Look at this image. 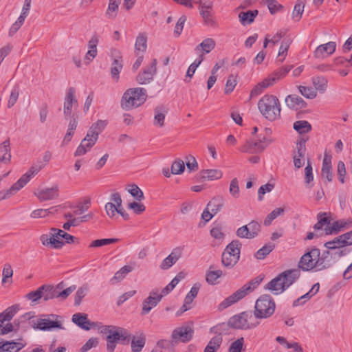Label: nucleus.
Listing matches in <instances>:
<instances>
[{
  "label": "nucleus",
  "mask_w": 352,
  "mask_h": 352,
  "mask_svg": "<svg viewBox=\"0 0 352 352\" xmlns=\"http://www.w3.org/2000/svg\"><path fill=\"white\" fill-rule=\"evenodd\" d=\"M245 330L253 329L260 324V319L252 311H243Z\"/></svg>",
  "instance_id": "7c9ffc66"
},
{
  "label": "nucleus",
  "mask_w": 352,
  "mask_h": 352,
  "mask_svg": "<svg viewBox=\"0 0 352 352\" xmlns=\"http://www.w3.org/2000/svg\"><path fill=\"white\" fill-rule=\"evenodd\" d=\"M223 205V198L222 197H217L213 198L210 201H209L206 207H208L212 213L216 214L222 209Z\"/></svg>",
  "instance_id": "de8ad7c7"
},
{
  "label": "nucleus",
  "mask_w": 352,
  "mask_h": 352,
  "mask_svg": "<svg viewBox=\"0 0 352 352\" xmlns=\"http://www.w3.org/2000/svg\"><path fill=\"white\" fill-rule=\"evenodd\" d=\"M121 0H109L108 8L106 10V16L109 19H113L117 16L119 6L120 4Z\"/></svg>",
  "instance_id": "c03bdc74"
},
{
  "label": "nucleus",
  "mask_w": 352,
  "mask_h": 352,
  "mask_svg": "<svg viewBox=\"0 0 352 352\" xmlns=\"http://www.w3.org/2000/svg\"><path fill=\"white\" fill-rule=\"evenodd\" d=\"M284 209L283 208H277L273 210L270 214H268L263 221V224L265 226H268L272 224V221L277 218L278 216L284 214Z\"/></svg>",
  "instance_id": "864d4df0"
},
{
  "label": "nucleus",
  "mask_w": 352,
  "mask_h": 352,
  "mask_svg": "<svg viewBox=\"0 0 352 352\" xmlns=\"http://www.w3.org/2000/svg\"><path fill=\"white\" fill-rule=\"evenodd\" d=\"M193 329L190 326H182L173 331L172 338L182 342H189L193 336Z\"/></svg>",
  "instance_id": "4468645a"
},
{
  "label": "nucleus",
  "mask_w": 352,
  "mask_h": 352,
  "mask_svg": "<svg viewBox=\"0 0 352 352\" xmlns=\"http://www.w3.org/2000/svg\"><path fill=\"white\" fill-rule=\"evenodd\" d=\"M216 43L214 39L208 38L204 39L199 45H198L195 50L197 52H201L203 57L204 58L205 54L210 53L215 47Z\"/></svg>",
  "instance_id": "e433bc0d"
},
{
  "label": "nucleus",
  "mask_w": 352,
  "mask_h": 352,
  "mask_svg": "<svg viewBox=\"0 0 352 352\" xmlns=\"http://www.w3.org/2000/svg\"><path fill=\"white\" fill-rule=\"evenodd\" d=\"M54 232L50 230V235L43 234L40 236V241L43 245H51L56 249L62 248L64 245L63 241L58 240L54 236Z\"/></svg>",
  "instance_id": "393cba45"
},
{
  "label": "nucleus",
  "mask_w": 352,
  "mask_h": 352,
  "mask_svg": "<svg viewBox=\"0 0 352 352\" xmlns=\"http://www.w3.org/2000/svg\"><path fill=\"white\" fill-rule=\"evenodd\" d=\"M129 188L128 189V192L136 199L138 201H141L144 199V194L141 189L136 184H131L129 186Z\"/></svg>",
  "instance_id": "0e129e2a"
},
{
  "label": "nucleus",
  "mask_w": 352,
  "mask_h": 352,
  "mask_svg": "<svg viewBox=\"0 0 352 352\" xmlns=\"http://www.w3.org/2000/svg\"><path fill=\"white\" fill-rule=\"evenodd\" d=\"M43 166H44L43 164L32 166L30 169L23 174L10 189L8 190V191H10V195H13V192H17L23 188L31 178L36 175L43 168Z\"/></svg>",
  "instance_id": "6e6552de"
},
{
  "label": "nucleus",
  "mask_w": 352,
  "mask_h": 352,
  "mask_svg": "<svg viewBox=\"0 0 352 352\" xmlns=\"http://www.w3.org/2000/svg\"><path fill=\"white\" fill-rule=\"evenodd\" d=\"M200 287L201 285L199 283H195L191 287L190 292L188 293L184 299V304L182 306V312L186 311L190 309V307H188L187 305H190L192 303L194 298L197 296Z\"/></svg>",
  "instance_id": "c9c22d12"
},
{
  "label": "nucleus",
  "mask_w": 352,
  "mask_h": 352,
  "mask_svg": "<svg viewBox=\"0 0 352 352\" xmlns=\"http://www.w3.org/2000/svg\"><path fill=\"white\" fill-rule=\"evenodd\" d=\"M185 164L182 160H175L171 166V173L174 175L181 174L184 172Z\"/></svg>",
  "instance_id": "774afa93"
},
{
  "label": "nucleus",
  "mask_w": 352,
  "mask_h": 352,
  "mask_svg": "<svg viewBox=\"0 0 352 352\" xmlns=\"http://www.w3.org/2000/svg\"><path fill=\"white\" fill-rule=\"evenodd\" d=\"M286 105L292 109H300L307 107L306 102L297 95H288L285 100Z\"/></svg>",
  "instance_id": "b1692460"
},
{
  "label": "nucleus",
  "mask_w": 352,
  "mask_h": 352,
  "mask_svg": "<svg viewBox=\"0 0 352 352\" xmlns=\"http://www.w3.org/2000/svg\"><path fill=\"white\" fill-rule=\"evenodd\" d=\"M147 47V38L144 34H140L135 41V53L136 56L139 54H144Z\"/></svg>",
  "instance_id": "a19ab883"
},
{
  "label": "nucleus",
  "mask_w": 352,
  "mask_h": 352,
  "mask_svg": "<svg viewBox=\"0 0 352 352\" xmlns=\"http://www.w3.org/2000/svg\"><path fill=\"white\" fill-rule=\"evenodd\" d=\"M332 156L331 154L325 152L322 161L321 177L327 182H331L333 179L332 175V165H331Z\"/></svg>",
  "instance_id": "aec40b11"
},
{
  "label": "nucleus",
  "mask_w": 352,
  "mask_h": 352,
  "mask_svg": "<svg viewBox=\"0 0 352 352\" xmlns=\"http://www.w3.org/2000/svg\"><path fill=\"white\" fill-rule=\"evenodd\" d=\"M34 194L40 201L52 200L58 197L59 188L57 185H54L51 188L39 189Z\"/></svg>",
  "instance_id": "a211bd4d"
},
{
  "label": "nucleus",
  "mask_w": 352,
  "mask_h": 352,
  "mask_svg": "<svg viewBox=\"0 0 352 352\" xmlns=\"http://www.w3.org/2000/svg\"><path fill=\"white\" fill-rule=\"evenodd\" d=\"M201 177L204 179L216 180L219 179L223 176V173L219 169H206L200 172Z\"/></svg>",
  "instance_id": "79ce46f5"
},
{
  "label": "nucleus",
  "mask_w": 352,
  "mask_h": 352,
  "mask_svg": "<svg viewBox=\"0 0 352 352\" xmlns=\"http://www.w3.org/2000/svg\"><path fill=\"white\" fill-rule=\"evenodd\" d=\"M317 219L318 222L314 226L316 237H320L323 235H328L327 229L329 228L330 219L327 217V213H318L317 215Z\"/></svg>",
  "instance_id": "2eb2a0df"
},
{
  "label": "nucleus",
  "mask_w": 352,
  "mask_h": 352,
  "mask_svg": "<svg viewBox=\"0 0 352 352\" xmlns=\"http://www.w3.org/2000/svg\"><path fill=\"white\" fill-rule=\"evenodd\" d=\"M336 44L335 42L330 41L322 44L316 47L314 51V56L316 58H324L331 55L336 50Z\"/></svg>",
  "instance_id": "412c9836"
},
{
  "label": "nucleus",
  "mask_w": 352,
  "mask_h": 352,
  "mask_svg": "<svg viewBox=\"0 0 352 352\" xmlns=\"http://www.w3.org/2000/svg\"><path fill=\"white\" fill-rule=\"evenodd\" d=\"M131 338V335L128 329L114 325L110 334L107 335L106 338L107 352H114L117 343L126 344Z\"/></svg>",
  "instance_id": "39448f33"
},
{
  "label": "nucleus",
  "mask_w": 352,
  "mask_h": 352,
  "mask_svg": "<svg viewBox=\"0 0 352 352\" xmlns=\"http://www.w3.org/2000/svg\"><path fill=\"white\" fill-rule=\"evenodd\" d=\"M290 44L291 42L289 40H284L281 42L278 54V61L283 62V60L285 59Z\"/></svg>",
  "instance_id": "4d7b16f0"
},
{
  "label": "nucleus",
  "mask_w": 352,
  "mask_h": 352,
  "mask_svg": "<svg viewBox=\"0 0 352 352\" xmlns=\"http://www.w3.org/2000/svg\"><path fill=\"white\" fill-rule=\"evenodd\" d=\"M305 4L301 1H298L294 6L292 17L296 21H299L301 19V16L303 13Z\"/></svg>",
  "instance_id": "680f3d73"
},
{
  "label": "nucleus",
  "mask_w": 352,
  "mask_h": 352,
  "mask_svg": "<svg viewBox=\"0 0 352 352\" xmlns=\"http://www.w3.org/2000/svg\"><path fill=\"white\" fill-rule=\"evenodd\" d=\"M274 248L275 245L274 243H269L265 244L256 252L255 257L257 259H263L274 249Z\"/></svg>",
  "instance_id": "6e6d98bb"
},
{
  "label": "nucleus",
  "mask_w": 352,
  "mask_h": 352,
  "mask_svg": "<svg viewBox=\"0 0 352 352\" xmlns=\"http://www.w3.org/2000/svg\"><path fill=\"white\" fill-rule=\"evenodd\" d=\"M265 288L275 295L280 294L286 289L285 285L282 284V280L279 275L270 281Z\"/></svg>",
  "instance_id": "c756f323"
},
{
  "label": "nucleus",
  "mask_w": 352,
  "mask_h": 352,
  "mask_svg": "<svg viewBox=\"0 0 352 352\" xmlns=\"http://www.w3.org/2000/svg\"><path fill=\"white\" fill-rule=\"evenodd\" d=\"M314 181L313 168L309 160L307 161L306 167L305 168V184L308 188H312V182Z\"/></svg>",
  "instance_id": "3c124183"
},
{
  "label": "nucleus",
  "mask_w": 352,
  "mask_h": 352,
  "mask_svg": "<svg viewBox=\"0 0 352 352\" xmlns=\"http://www.w3.org/2000/svg\"><path fill=\"white\" fill-rule=\"evenodd\" d=\"M329 254V252L326 251L320 256L318 248H311L301 256L298 265V268L303 271L325 270L331 265L329 261L327 260Z\"/></svg>",
  "instance_id": "f257e3e1"
},
{
  "label": "nucleus",
  "mask_w": 352,
  "mask_h": 352,
  "mask_svg": "<svg viewBox=\"0 0 352 352\" xmlns=\"http://www.w3.org/2000/svg\"><path fill=\"white\" fill-rule=\"evenodd\" d=\"M15 341H0V352H19L26 346V342Z\"/></svg>",
  "instance_id": "5701e85b"
},
{
  "label": "nucleus",
  "mask_w": 352,
  "mask_h": 352,
  "mask_svg": "<svg viewBox=\"0 0 352 352\" xmlns=\"http://www.w3.org/2000/svg\"><path fill=\"white\" fill-rule=\"evenodd\" d=\"M122 67V58L121 56L118 55L113 58L111 66V76L116 82H118L120 79V73Z\"/></svg>",
  "instance_id": "473e14b6"
},
{
  "label": "nucleus",
  "mask_w": 352,
  "mask_h": 352,
  "mask_svg": "<svg viewBox=\"0 0 352 352\" xmlns=\"http://www.w3.org/2000/svg\"><path fill=\"white\" fill-rule=\"evenodd\" d=\"M223 274V272L220 270H209L206 274V280L210 285H216L217 283V279L220 278Z\"/></svg>",
  "instance_id": "603ef678"
},
{
  "label": "nucleus",
  "mask_w": 352,
  "mask_h": 352,
  "mask_svg": "<svg viewBox=\"0 0 352 352\" xmlns=\"http://www.w3.org/2000/svg\"><path fill=\"white\" fill-rule=\"evenodd\" d=\"M78 106V101L76 98V89L74 87L68 89L64 99L63 111L65 117H70L72 113V108Z\"/></svg>",
  "instance_id": "f8f14e48"
},
{
  "label": "nucleus",
  "mask_w": 352,
  "mask_h": 352,
  "mask_svg": "<svg viewBox=\"0 0 352 352\" xmlns=\"http://www.w3.org/2000/svg\"><path fill=\"white\" fill-rule=\"evenodd\" d=\"M307 140L300 138L296 144V148L293 151V161L296 168H300L304 165V157L306 153V142Z\"/></svg>",
  "instance_id": "9b49d317"
},
{
  "label": "nucleus",
  "mask_w": 352,
  "mask_h": 352,
  "mask_svg": "<svg viewBox=\"0 0 352 352\" xmlns=\"http://www.w3.org/2000/svg\"><path fill=\"white\" fill-rule=\"evenodd\" d=\"M263 280V277L258 276L252 280H250L249 282H248L246 284H245L243 287H241L240 289L236 290L234 293H233L232 295L229 296L226 298H225L219 305V310H223L228 307L234 305V303L239 302L243 298H245L248 294L252 292L256 288L258 287V286L260 285V283Z\"/></svg>",
  "instance_id": "20e7f679"
},
{
  "label": "nucleus",
  "mask_w": 352,
  "mask_h": 352,
  "mask_svg": "<svg viewBox=\"0 0 352 352\" xmlns=\"http://www.w3.org/2000/svg\"><path fill=\"white\" fill-rule=\"evenodd\" d=\"M236 234L239 238H245L248 239H252L254 238L252 235V233L247 225L239 228L236 230Z\"/></svg>",
  "instance_id": "69168bd1"
},
{
  "label": "nucleus",
  "mask_w": 352,
  "mask_h": 352,
  "mask_svg": "<svg viewBox=\"0 0 352 352\" xmlns=\"http://www.w3.org/2000/svg\"><path fill=\"white\" fill-rule=\"evenodd\" d=\"M107 125V122L106 120H99L90 126L87 134L98 140L99 134L104 129Z\"/></svg>",
  "instance_id": "4c0bfd02"
},
{
  "label": "nucleus",
  "mask_w": 352,
  "mask_h": 352,
  "mask_svg": "<svg viewBox=\"0 0 352 352\" xmlns=\"http://www.w3.org/2000/svg\"><path fill=\"white\" fill-rule=\"evenodd\" d=\"M99 42V38L97 35H94L88 42V51L85 54V59L88 60L87 64L89 63L98 54L97 45Z\"/></svg>",
  "instance_id": "cd10ccee"
},
{
  "label": "nucleus",
  "mask_w": 352,
  "mask_h": 352,
  "mask_svg": "<svg viewBox=\"0 0 352 352\" xmlns=\"http://www.w3.org/2000/svg\"><path fill=\"white\" fill-rule=\"evenodd\" d=\"M135 263L133 265H126L121 267L118 272H116L114 276L111 278L110 283L113 285L122 280L126 276L131 272L134 269Z\"/></svg>",
  "instance_id": "2f4dec72"
},
{
  "label": "nucleus",
  "mask_w": 352,
  "mask_h": 352,
  "mask_svg": "<svg viewBox=\"0 0 352 352\" xmlns=\"http://www.w3.org/2000/svg\"><path fill=\"white\" fill-rule=\"evenodd\" d=\"M111 200L113 202H108L105 204L104 208L107 214L113 218L122 206V198L118 192H114L111 196Z\"/></svg>",
  "instance_id": "dca6fc26"
},
{
  "label": "nucleus",
  "mask_w": 352,
  "mask_h": 352,
  "mask_svg": "<svg viewBox=\"0 0 352 352\" xmlns=\"http://www.w3.org/2000/svg\"><path fill=\"white\" fill-rule=\"evenodd\" d=\"M351 221L343 219L334 221L332 224L329 223V228L327 229L328 235L332 234H337L344 228H347L351 226Z\"/></svg>",
  "instance_id": "72a5a7b5"
},
{
  "label": "nucleus",
  "mask_w": 352,
  "mask_h": 352,
  "mask_svg": "<svg viewBox=\"0 0 352 352\" xmlns=\"http://www.w3.org/2000/svg\"><path fill=\"white\" fill-rule=\"evenodd\" d=\"M58 315L51 314L49 318H41L36 320L32 324L34 329H38L42 331H50L54 328L62 329V324L60 321L57 320Z\"/></svg>",
  "instance_id": "9d476101"
},
{
  "label": "nucleus",
  "mask_w": 352,
  "mask_h": 352,
  "mask_svg": "<svg viewBox=\"0 0 352 352\" xmlns=\"http://www.w3.org/2000/svg\"><path fill=\"white\" fill-rule=\"evenodd\" d=\"M72 322L82 329L89 330L94 326V323L91 322L86 314L76 313L72 316Z\"/></svg>",
  "instance_id": "bb28decb"
},
{
  "label": "nucleus",
  "mask_w": 352,
  "mask_h": 352,
  "mask_svg": "<svg viewBox=\"0 0 352 352\" xmlns=\"http://www.w3.org/2000/svg\"><path fill=\"white\" fill-rule=\"evenodd\" d=\"M19 87L18 85H15L12 88V89L10 92V97H9V99L8 101L7 106L8 108L12 107L16 104V102H17V100L19 98Z\"/></svg>",
  "instance_id": "052dcab7"
},
{
  "label": "nucleus",
  "mask_w": 352,
  "mask_h": 352,
  "mask_svg": "<svg viewBox=\"0 0 352 352\" xmlns=\"http://www.w3.org/2000/svg\"><path fill=\"white\" fill-rule=\"evenodd\" d=\"M293 128L299 134H305L311 131V125L307 120H298L294 123Z\"/></svg>",
  "instance_id": "8fccbe9b"
},
{
  "label": "nucleus",
  "mask_w": 352,
  "mask_h": 352,
  "mask_svg": "<svg viewBox=\"0 0 352 352\" xmlns=\"http://www.w3.org/2000/svg\"><path fill=\"white\" fill-rule=\"evenodd\" d=\"M285 289L292 285L300 275V269L287 270L278 274Z\"/></svg>",
  "instance_id": "6ab92c4d"
},
{
  "label": "nucleus",
  "mask_w": 352,
  "mask_h": 352,
  "mask_svg": "<svg viewBox=\"0 0 352 352\" xmlns=\"http://www.w3.org/2000/svg\"><path fill=\"white\" fill-rule=\"evenodd\" d=\"M99 344L98 338H91L80 349L79 352H87L92 348L96 347Z\"/></svg>",
  "instance_id": "338daca9"
},
{
  "label": "nucleus",
  "mask_w": 352,
  "mask_h": 352,
  "mask_svg": "<svg viewBox=\"0 0 352 352\" xmlns=\"http://www.w3.org/2000/svg\"><path fill=\"white\" fill-rule=\"evenodd\" d=\"M298 89L299 92L306 98L314 99L317 96V91L311 87L300 85Z\"/></svg>",
  "instance_id": "13d9d810"
},
{
  "label": "nucleus",
  "mask_w": 352,
  "mask_h": 352,
  "mask_svg": "<svg viewBox=\"0 0 352 352\" xmlns=\"http://www.w3.org/2000/svg\"><path fill=\"white\" fill-rule=\"evenodd\" d=\"M241 243L239 240H233L230 243L221 256V263L223 267L231 269L235 266L240 258Z\"/></svg>",
  "instance_id": "423d86ee"
},
{
  "label": "nucleus",
  "mask_w": 352,
  "mask_h": 352,
  "mask_svg": "<svg viewBox=\"0 0 352 352\" xmlns=\"http://www.w3.org/2000/svg\"><path fill=\"white\" fill-rule=\"evenodd\" d=\"M119 241L118 239L116 238H111V239H96L93 241L89 245V248H100L104 245H108L112 243H117Z\"/></svg>",
  "instance_id": "5fc2aeb1"
},
{
  "label": "nucleus",
  "mask_w": 352,
  "mask_h": 352,
  "mask_svg": "<svg viewBox=\"0 0 352 352\" xmlns=\"http://www.w3.org/2000/svg\"><path fill=\"white\" fill-rule=\"evenodd\" d=\"M11 157L10 142L9 139H7L0 144V164H10Z\"/></svg>",
  "instance_id": "a878e982"
},
{
  "label": "nucleus",
  "mask_w": 352,
  "mask_h": 352,
  "mask_svg": "<svg viewBox=\"0 0 352 352\" xmlns=\"http://www.w3.org/2000/svg\"><path fill=\"white\" fill-rule=\"evenodd\" d=\"M312 84L314 87V89L319 91L320 94H323L326 91L328 85V80L324 76H314L311 78Z\"/></svg>",
  "instance_id": "ea45409f"
},
{
  "label": "nucleus",
  "mask_w": 352,
  "mask_h": 352,
  "mask_svg": "<svg viewBox=\"0 0 352 352\" xmlns=\"http://www.w3.org/2000/svg\"><path fill=\"white\" fill-rule=\"evenodd\" d=\"M243 153H256L263 151V147L258 142L248 140L240 148Z\"/></svg>",
  "instance_id": "f704fd0d"
},
{
  "label": "nucleus",
  "mask_w": 352,
  "mask_h": 352,
  "mask_svg": "<svg viewBox=\"0 0 352 352\" xmlns=\"http://www.w3.org/2000/svg\"><path fill=\"white\" fill-rule=\"evenodd\" d=\"M324 245L327 249L330 250L338 249L346 246L344 239H340V236L336 237L331 241L325 243Z\"/></svg>",
  "instance_id": "e2e57ef3"
},
{
  "label": "nucleus",
  "mask_w": 352,
  "mask_h": 352,
  "mask_svg": "<svg viewBox=\"0 0 352 352\" xmlns=\"http://www.w3.org/2000/svg\"><path fill=\"white\" fill-rule=\"evenodd\" d=\"M210 233L212 237L217 240L219 243H221L226 236L225 234L222 231V228L219 226L213 227L210 230Z\"/></svg>",
  "instance_id": "bf43d9fd"
},
{
  "label": "nucleus",
  "mask_w": 352,
  "mask_h": 352,
  "mask_svg": "<svg viewBox=\"0 0 352 352\" xmlns=\"http://www.w3.org/2000/svg\"><path fill=\"white\" fill-rule=\"evenodd\" d=\"M222 336L219 334L214 336L208 343L204 352H216L222 343Z\"/></svg>",
  "instance_id": "09e8293b"
},
{
  "label": "nucleus",
  "mask_w": 352,
  "mask_h": 352,
  "mask_svg": "<svg viewBox=\"0 0 352 352\" xmlns=\"http://www.w3.org/2000/svg\"><path fill=\"white\" fill-rule=\"evenodd\" d=\"M16 312V308L12 306L0 314V335L7 334L12 331L13 326L9 322L12 319Z\"/></svg>",
  "instance_id": "1a4fd4ad"
},
{
  "label": "nucleus",
  "mask_w": 352,
  "mask_h": 352,
  "mask_svg": "<svg viewBox=\"0 0 352 352\" xmlns=\"http://www.w3.org/2000/svg\"><path fill=\"white\" fill-rule=\"evenodd\" d=\"M131 351L132 352H140L145 345V336L141 333L138 337L131 336Z\"/></svg>",
  "instance_id": "37998d69"
},
{
  "label": "nucleus",
  "mask_w": 352,
  "mask_h": 352,
  "mask_svg": "<svg viewBox=\"0 0 352 352\" xmlns=\"http://www.w3.org/2000/svg\"><path fill=\"white\" fill-rule=\"evenodd\" d=\"M147 98V92L144 88L135 87L126 89L121 98V108L129 111L143 104Z\"/></svg>",
  "instance_id": "7ed1b4c3"
},
{
  "label": "nucleus",
  "mask_w": 352,
  "mask_h": 352,
  "mask_svg": "<svg viewBox=\"0 0 352 352\" xmlns=\"http://www.w3.org/2000/svg\"><path fill=\"white\" fill-rule=\"evenodd\" d=\"M52 231L54 232V236H55L56 239H57L58 240H60V239L65 240V242H63L64 244L65 243H67V244H72V243L79 244L80 243V241H79L78 238L75 237V236L67 233L64 230L52 228Z\"/></svg>",
  "instance_id": "c85d7f7f"
},
{
  "label": "nucleus",
  "mask_w": 352,
  "mask_h": 352,
  "mask_svg": "<svg viewBox=\"0 0 352 352\" xmlns=\"http://www.w3.org/2000/svg\"><path fill=\"white\" fill-rule=\"evenodd\" d=\"M41 287H45L43 290H42V298H43L44 300L47 301L50 299L58 298L57 292L59 285H57L56 287L42 285Z\"/></svg>",
  "instance_id": "49530a36"
},
{
  "label": "nucleus",
  "mask_w": 352,
  "mask_h": 352,
  "mask_svg": "<svg viewBox=\"0 0 352 352\" xmlns=\"http://www.w3.org/2000/svg\"><path fill=\"white\" fill-rule=\"evenodd\" d=\"M157 60L154 58L150 65L146 67L142 73H140L136 80L141 85L149 83L153 78V76L157 72Z\"/></svg>",
  "instance_id": "ddd939ff"
},
{
  "label": "nucleus",
  "mask_w": 352,
  "mask_h": 352,
  "mask_svg": "<svg viewBox=\"0 0 352 352\" xmlns=\"http://www.w3.org/2000/svg\"><path fill=\"white\" fill-rule=\"evenodd\" d=\"M258 109L263 116L270 121H275L280 118V103L275 96L264 95L258 102Z\"/></svg>",
  "instance_id": "f03ea898"
},
{
  "label": "nucleus",
  "mask_w": 352,
  "mask_h": 352,
  "mask_svg": "<svg viewBox=\"0 0 352 352\" xmlns=\"http://www.w3.org/2000/svg\"><path fill=\"white\" fill-rule=\"evenodd\" d=\"M97 140L91 137L87 133L85 138L81 141L80 145L77 147L74 156H81L86 154L96 143Z\"/></svg>",
  "instance_id": "4be33fe9"
},
{
  "label": "nucleus",
  "mask_w": 352,
  "mask_h": 352,
  "mask_svg": "<svg viewBox=\"0 0 352 352\" xmlns=\"http://www.w3.org/2000/svg\"><path fill=\"white\" fill-rule=\"evenodd\" d=\"M257 14V10L241 12L239 14V21L243 25L250 24L254 21Z\"/></svg>",
  "instance_id": "a18cd8bd"
},
{
  "label": "nucleus",
  "mask_w": 352,
  "mask_h": 352,
  "mask_svg": "<svg viewBox=\"0 0 352 352\" xmlns=\"http://www.w3.org/2000/svg\"><path fill=\"white\" fill-rule=\"evenodd\" d=\"M245 323L243 312L233 316L228 322V326L231 328L241 330H245Z\"/></svg>",
  "instance_id": "58836bf2"
},
{
  "label": "nucleus",
  "mask_w": 352,
  "mask_h": 352,
  "mask_svg": "<svg viewBox=\"0 0 352 352\" xmlns=\"http://www.w3.org/2000/svg\"><path fill=\"white\" fill-rule=\"evenodd\" d=\"M276 309V304L273 298L267 294L261 296L256 301L254 312L261 320L271 317Z\"/></svg>",
  "instance_id": "0eeeda50"
},
{
  "label": "nucleus",
  "mask_w": 352,
  "mask_h": 352,
  "mask_svg": "<svg viewBox=\"0 0 352 352\" xmlns=\"http://www.w3.org/2000/svg\"><path fill=\"white\" fill-rule=\"evenodd\" d=\"M162 296H160L157 292L152 291L149 296L143 301L142 308V315H146L160 302Z\"/></svg>",
  "instance_id": "f3484780"
}]
</instances>
